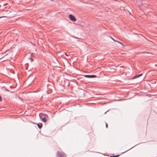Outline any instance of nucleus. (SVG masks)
<instances>
[{
  "mask_svg": "<svg viewBox=\"0 0 157 157\" xmlns=\"http://www.w3.org/2000/svg\"><path fill=\"white\" fill-rule=\"evenodd\" d=\"M116 42H118L119 43L121 44L122 45H123V44L122 43H121V42H119V41H117V40L116 41Z\"/></svg>",
  "mask_w": 157,
  "mask_h": 157,
  "instance_id": "8",
  "label": "nucleus"
},
{
  "mask_svg": "<svg viewBox=\"0 0 157 157\" xmlns=\"http://www.w3.org/2000/svg\"><path fill=\"white\" fill-rule=\"evenodd\" d=\"M140 76H139V75H136L133 78V79H135V78H138L139 77H140Z\"/></svg>",
  "mask_w": 157,
  "mask_h": 157,
  "instance_id": "6",
  "label": "nucleus"
},
{
  "mask_svg": "<svg viewBox=\"0 0 157 157\" xmlns=\"http://www.w3.org/2000/svg\"><path fill=\"white\" fill-rule=\"evenodd\" d=\"M30 59H31V61H33V60H32V59L31 58H30Z\"/></svg>",
  "mask_w": 157,
  "mask_h": 157,
  "instance_id": "13",
  "label": "nucleus"
},
{
  "mask_svg": "<svg viewBox=\"0 0 157 157\" xmlns=\"http://www.w3.org/2000/svg\"><path fill=\"white\" fill-rule=\"evenodd\" d=\"M2 101V99L1 97H0V101Z\"/></svg>",
  "mask_w": 157,
  "mask_h": 157,
  "instance_id": "11",
  "label": "nucleus"
},
{
  "mask_svg": "<svg viewBox=\"0 0 157 157\" xmlns=\"http://www.w3.org/2000/svg\"><path fill=\"white\" fill-rule=\"evenodd\" d=\"M142 75H143L142 74H141L139 75V76H141Z\"/></svg>",
  "mask_w": 157,
  "mask_h": 157,
  "instance_id": "10",
  "label": "nucleus"
},
{
  "mask_svg": "<svg viewBox=\"0 0 157 157\" xmlns=\"http://www.w3.org/2000/svg\"><path fill=\"white\" fill-rule=\"evenodd\" d=\"M47 117V115H45V117H44L42 118V121L43 122H46L47 121L46 119H45V117Z\"/></svg>",
  "mask_w": 157,
  "mask_h": 157,
  "instance_id": "4",
  "label": "nucleus"
},
{
  "mask_svg": "<svg viewBox=\"0 0 157 157\" xmlns=\"http://www.w3.org/2000/svg\"><path fill=\"white\" fill-rule=\"evenodd\" d=\"M127 151H127H124V152H122V153H124V152H125Z\"/></svg>",
  "mask_w": 157,
  "mask_h": 157,
  "instance_id": "17",
  "label": "nucleus"
},
{
  "mask_svg": "<svg viewBox=\"0 0 157 157\" xmlns=\"http://www.w3.org/2000/svg\"><path fill=\"white\" fill-rule=\"evenodd\" d=\"M84 77L89 78H92L96 77L97 76L94 75H84Z\"/></svg>",
  "mask_w": 157,
  "mask_h": 157,
  "instance_id": "3",
  "label": "nucleus"
},
{
  "mask_svg": "<svg viewBox=\"0 0 157 157\" xmlns=\"http://www.w3.org/2000/svg\"><path fill=\"white\" fill-rule=\"evenodd\" d=\"M119 155H116L115 156H111V157H118Z\"/></svg>",
  "mask_w": 157,
  "mask_h": 157,
  "instance_id": "7",
  "label": "nucleus"
},
{
  "mask_svg": "<svg viewBox=\"0 0 157 157\" xmlns=\"http://www.w3.org/2000/svg\"><path fill=\"white\" fill-rule=\"evenodd\" d=\"M69 17L70 19L72 21H76V19H75V17L73 16L72 14H70L69 15Z\"/></svg>",
  "mask_w": 157,
  "mask_h": 157,
  "instance_id": "2",
  "label": "nucleus"
},
{
  "mask_svg": "<svg viewBox=\"0 0 157 157\" xmlns=\"http://www.w3.org/2000/svg\"><path fill=\"white\" fill-rule=\"evenodd\" d=\"M111 38L113 39V40H114V41H115V42H116V41H117V40H115L114 39H113V38H112L111 37Z\"/></svg>",
  "mask_w": 157,
  "mask_h": 157,
  "instance_id": "9",
  "label": "nucleus"
},
{
  "mask_svg": "<svg viewBox=\"0 0 157 157\" xmlns=\"http://www.w3.org/2000/svg\"><path fill=\"white\" fill-rule=\"evenodd\" d=\"M65 55L67 56H68L67 55V53H65Z\"/></svg>",
  "mask_w": 157,
  "mask_h": 157,
  "instance_id": "14",
  "label": "nucleus"
},
{
  "mask_svg": "<svg viewBox=\"0 0 157 157\" xmlns=\"http://www.w3.org/2000/svg\"><path fill=\"white\" fill-rule=\"evenodd\" d=\"M39 117H40V118H41V117L40 115V114H39Z\"/></svg>",
  "mask_w": 157,
  "mask_h": 157,
  "instance_id": "16",
  "label": "nucleus"
},
{
  "mask_svg": "<svg viewBox=\"0 0 157 157\" xmlns=\"http://www.w3.org/2000/svg\"><path fill=\"white\" fill-rule=\"evenodd\" d=\"M37 126L40 129L42 127V124L39 123L37 124Z\"/></svg>",
  "mask_w": 157,
  "mask_h": 157,
  "instance_id": "5",
  "label": "nucleus"
},
{
  "mask_svg": "<svg viewBox=\"0 0 157 157\" xmlns=\"http://www.w3.org/2000/svg\"><path fill=\"white\" fill-rule=\"evenodd\" d=\"M108 126V124H106V128Z\"/></svg>",
  "mask_w": 157,
  "mask_h": 157,
  "instance_id": "12",
  "label": "nucleus"
},
{
  "mask_svg": "<svg viewBox=\"0 0 157 157\" xmlns=\"http://www.w3.org/2000/svg\"><path fill=\"white\" fill-rule=\"evenodd\" d=\"M56 157H66V155L63 152L58 151L56 153Z\"/></svg>",
  "mask_w": 157,
  "mask_h": 157,
  "instance_id": "1",
  "label": "nucleus"
},
{
  "mask_svg": "<svg viewBox=\"0 0 157 157\" xmlns=\"http://www.w3.org/2000/svg\"><path fill=\"white\" fill-rule=\"evenodd\" d=\"M33 53H32V54H31V56H33Z\"/></svg>",
  "mask_w": 157,
  "mask_h": 157,
  "instance_id": "15",
  "label": "nucleus"
}]
</instances>
